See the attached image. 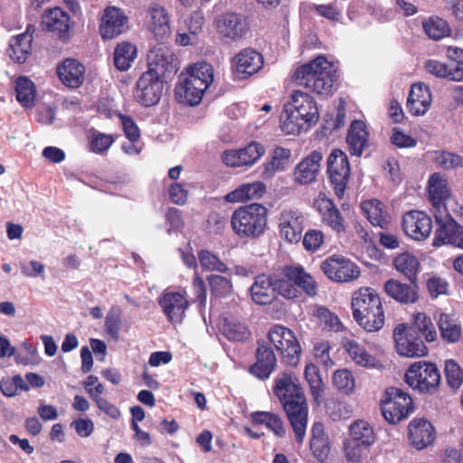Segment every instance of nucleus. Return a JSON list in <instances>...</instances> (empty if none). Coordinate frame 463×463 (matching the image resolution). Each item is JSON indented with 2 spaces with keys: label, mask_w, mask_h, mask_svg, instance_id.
Masks as SVG:
<instances>
[{
  "label": "nucleus",
  "mask_w": 463,
  "mask_h": 463,
  "mask_svg": "<svg viewBox=\"0 0 463 463\" xmlns=\"http://www.w3.org/2000/svg\"><path fill=\"white\" fill-rule=\"evenodd\" d=\"M273 392L287 415L296 441L302 444L306 436L308 407L298 380L291 373L284 372L275 379Z\"/></svg>",
  "instance_id": "obj_1"
},
{
  "label": "nucleus",
  "mask_w": 463,
  "mask_h": 463,
  "mask_svg": "<svg viewBox=\"0 0 463 463\" xmlns=\"http://www.w3.org/2000/svg\"><path fill=\"white\" fill-rule=\"evenodd\" d=\"M293 81L321 96L334 92V84L338 80L337 68L324 55H319L296 69Z\"/></svg>",
  "instance_id": "obj_2"
},
{
  "label": "nucleus",
  "mask_w": 463,
  "mask_h": 463,
  "mask_svg": "<svg viewBox=\"0 0 463 463\" xmlns=\"http://www.w3.org/2000/svg\"><path fill=\"white\" fill-rule=\"evenodd\" d=\"M354 321L366 332L381 330L385 322V314L380 295L370 287L355 290L351 301Z\"/></svg>",
  "instance_id": "obj_3"
},
{
  "label": "nucleus",
  "mask_w": 463,
  "mask_h": 463,
  "mask_svg": "<svg viewBox=\"0 0 463 463\" xmlns=\"http://www.w3.org/2000/svg\"><path fill=\"white\" fill-rule=\"evenodd\" d=\"M287 115L281 128L287 135H298L301 130H307L319 118L315 99L302 90H294L289 101L284 106Z\"/></svg>",
  "instance_id": "obj_4"
},
{
  "label": "nucleus",
  "mask_w": 463,
  "mask_h": 463,
  "mask_svg": "<svg viewBox=\"0 0 463 463\" xmlns=\"http://www.w3.org/2000/svg\"><path fill=\"white\" fill-rule=\"evenodd\" d=\"M231 227L241 240H258L268 230V209L258 203L240 206L231 216Z\"/></svg>",
  "instance_id": "obj_5"
},
{
  "label": "nucleus",
  "mask_w": 463,
  "mask_h": 463,
  "mask_svg": "<svg viewBox=\"0 0 463 463\" xmlns=\"http://www.w3.org/2000/svg\"><path fill=\"white\" fill-rule=\"evenodd\" d=\"M268 343L280 356L281 363L297 366L300 360L301 346L295 333L281 325H275L268 332Z\"/></svg>",
  "instance_id": "obj_6"
},
{
  "label": "nucleus",
  "mask_w": 463,
  "mask_h": 463,
  "mask_svg": "<svg viewBox=\"0 0 463 463\" xmlns=\"http://www.w3.org/2000/svg\"><path fill=\"white\" fill-rule=\"evenodd\" d=\"M382 414L386 421L397 424L414 411L412 398L398 387H388L381 401Z\"/></svg>",
  "instance_id": "obj_7"
},
{
  "label": "nucleus",
  "mask_w": 463,
  "mask_h": 463,
  "mask_svg": "<svg viewBox=\"0 0 463 463\" xmlns=\"http://www.w3.org/2000/svg\"><path fill=\"white\" fill-rule=\"evenodd\" d=\"M326 175L335 195L342 199L351 180L350 163L343 150L335 148L331 151L326 159Z\"/></svg>",
  "instance_id": "obj_8"
},
{
  "label": "nucleus",
  "mask_w": 463,
  "mask_h": 463,
  "mask_svg": "<svg viewBox=\"0 0 463 463\" xmlns=\"http://www.w3.org/2000/svg\"><path fill=\"white\" fill-rule=\"evenodd\" d=\"M411 388L422 393H433L439 386L440 373L433 363L420 361L412 364L404 375Z\"/></svg>",
  "instance_id": "obj_9"
},
{
  "label": "nucleus",
  "mask_w": 463,
  "mask_h": 463,
  "mask_svg": "<svg viewBox=\"0 0 463 463\" xmlns=\"http://www.w3.org/2000/svg\"><path fill=\"white\" fill-rule=\"evenodd\" d=\"M326 277L337 283H345L359 278L360 268L351 260L342 255H332L320 265Z\"/></svg>",
  "instance_id": "obj_10"
},
{
  "label": "nucleus",
  "mask_w": 463,
  "mask_h": 463,
  "mask_svg": "<svg viewBox=\"0 0 463 463\" xmlns=\"http://www.w3.org/2000/svg\"><path fill=\"white\" fill-rule=\"evenodd\" d=\"M178 59L167 47H158L150 51L148 54V65L146 72L156 76L164 81H167L178 71Z\"/></svg>",
  "instance_id": "obj_11"
},
{
  "label": "nucleus",
  "mask_w": 463,
  "mask_h": 463,
  "mask_svg": "<svg viewBox=\"0 0 463 463\" xmlns=\"http://www.w3.org/2000/svg\"><path fill=\"white\" fill-rule=\"evenodd\" d=\"M397 353L406 357H421L427 354L428 348L420 335L406 324H399L393 330Z\"/></svg>",
  "instance_id": "obj_12"
},
{
  "label": "nucleus",
  "mask_w": 463,
  "mask_h": 463,
  "mask_svg": "<svg viewBox=\"0 0 463 463\" xmlns=\"http://www.w3.org/2000/svg\"><path fill=\"white\" fill-rule=\"evenodd\" d=\"M217 33L230 41L236 42L246 36L250 22L246 15L236 12H225L214 21Z\"/></svg>",
  "instance_id": "obj_13"
},
{
  "label": "nucleus",
  "mask_w": 463,
  "mask_h": 463,
  "mask_svg": "<svg viewBox=\"0 0 463 463\" xmlns=\"http://www.w3.org/2000/svg\"><path fill=\"white\" fill-rule=\"evenodd\" d=\"M438 228L435 232L433 246L451 244L463 249V226L449 213H434Z\"/></svg>",
  "instance_id": "obj_14"
},
{
  "label": "nucleus",
  "mask_w": 463,
  "mask_h": 463,
  "mask_svg": "<svg viewBox=\"0 0 463 463\" xmlns=\"http://www.w3.org/2000/svg\"><path fill=\"white\" fill-rule=\"evenodd\" d=\"M306 218L298 209H284L278 217L279 235L289 243H298L302 239Z\"/></svg>",
  "instance_id": "obj_15"
},
{
  "label": "nucleus",
  "mask_w": 463,
  "mask_h": 463,
  "mask_svg": "<svg viewBox=\"0 0 463 463\" xmlns=\"http://www.w3.org/2000/svg\"><path fill=\"white\" fill-rule=\"evenodd\" d=\"M165 83L150 72H143L136 83L135 99L146 108L156 105L163 95Z\"/></svg>",
  "instance_id": "obj_16"
},
{
  "label": "nucleus",
  "mask_w": 463,
  "mask_h": 463,
  "mask_svg": "<svg viewBox=\"0 0 463 463\" xmlns=\"http://www.w3.org/2000/svg\"><path fill=\"white\" fill-rule=\"evenodd\" d=\"M264 64L263 56L252 48H244L231 60V71L237 80H246L260 71Z\"/></svg>",
  "instance_id": "obj_17"
},
{
  "label": "nucleus",
  "mask_w": 463,
  "mask_h": 463,
  "mask_svg": "<svg viewBox=\"0 0 463 463\" xmlns=\"http://www.w3.org/2000/svg\"><path fill=\"white\" fill-rule=\"evenodd\" d=\"M256 345L255 362L249 367V373L255 378L265 381L275 371L278 361L272 347L266 340L259 339Z\"/></svg>",
  "instance_id": "obj_18"
},
{
  "label": "nucleus",
  "mask_w": 463,
  "mask_h": 463,
  "mask_svg": "<svg viewBox=\"0 0 463 463\" xmlns=\"http://www.w3.org/2000/svg\"><path fill=\"white\" fill-rule=\"evenodd\" d=\"M314 207L319 213L322 222L335 232L342 235L347 232V223L331 198L325 194H319L314 202Z\"/></svg>",
  "instance_id": "obj_19"
},
{
  "label": "nucleus",
  "mask_w": 463,
  "mask_h": 463,
  "mask_svg": "<svg viewBox=\"0 0 463 463\" xmlns=\"http://www.w3.org/2000/svg\"><path fill=\"white\" fill-rule=\"evenodd\" d=\"M405 235L418 241L426 240L432 231V220L425 212L411 210L406 212L402 221Z\"/></svg>",
  "instance_id": "obj_20"
},
{
  "label": "nucleus",
  "mask_w": 463,
  "mask_h": 463,
  "mask_svg": "<svg viewBox=\"0 0 463 463\" xmlns=\"http://www.w3.org/2000/svg\"><path fill=\"white\" fill-rule=\"evenodd\" d=\"M265 147L257 141H250L240 149H228L222 152V161L230 167L250 166L264 155Z\"/></svg>",
  "instance_id": "obj_21"
},
{
  "label": "nucleus",
  "mask_w": 463,
  "mask_h": 463,
  "mask_svg": "<svg viewBox=\"0 0 463 463\" xmlns=\"http://www.w3.org/2000/svg\"><path fill=\"white\" fill-rule=\"evenodd\" d=\"M145 24L154 38L164 43L171 36L169 16L166 10L158 4H152L146 10Z\"/></svg>",
  "instance_id": "obj_22"
},
{
  "label": "nucleus",
  "mask_w": 463,
  "mask_h": 463,
  "mask_svg": "<svg viewBox=\"0 0 463 463\" xmlns=\"http://www.w3.org/2000/svg\"><path fill=\"white\" fill-rule=\"evenodd\" d=\"M128 17L118 7L108 6L104 9L99 22V34L104 40L120 35L127 28Z\"/></svg>",
  "instance_id": "obj_23"
},
{
  "label": "nucleus",
  "mask_w": 463,
  "mask_h": 463,
  "mask_svg": "<svg viewBox=\"0 0 463 463\" xmlns=\"http://www.w3.org/2000/svg\"><path fill=\"white\" fill-rule=\"evenodd\" d=\"M429 200L435 210V213L441 214L448 212L447 203L451 197V190L448 180L439 173L430 175L428 184Z\"/></svg>",
  "instance_id": "obj_24"
},
{
  "label": "nucleus",
  "mask_w": 463,
  "mask_h": 463,
  "mask_svg": "<svg viewBox=\"0 0 463 463\" xmlns=\"http://www.w3.org/2000/svg\"><path fill=\"white\" fill-rule=\"evenodd\" d=\"M43 24L46 31L52 33L61 42L70 39V15L60 7L45 11Z\"/></svg>",
  "instance_id": "obj_25"
},
{
  "label": "nucleus",
  "mask_w": 463,
  "mask_h": 463,
  "mask_svg": "<svg viewBox=\"0 0 463 463\" xmlns=\"http://www.w3.org/2000/svg\"><path fill=\"white\" fill-rule=\"evenodd\" d=\"M158 303L171 323L182 322L189 306L188 300L180 292H165Z\"/></svg>",
  "instance_id": "obj_26"
},
{
  "label": "nucleus",
  "mask_w": 463,
  "mask_h": 463,
  "mask_svg": "<svg viewBox=\"0 0 463 463\" xmlns=\"http://www.w3.org/2000/svg\"><path fill=\"white\" fill-rule=\"evenodd\" d=\"M432 102L431 91L429 86L422 82L411 85L407 99V109L412 116H423L430 109Z\"/></svg>",
  "instance_id": "obj_27"
},
{
  "label": "nucleus",
  "mask_w": 463,
  "mask_h": 463,
  "mask_svg": "<svg viewBox=\"0 0 463 463\" xmlns=\"http://www.w3.org/2000/svg\"><path fill=\"white\" fill-rule=\"evenodd\" d=\"M409 439L412 447L423 449L435 439V430L425 419H413L408 425Z\"/></svg>",
  "instance_id": "obj_28"
},
{
  "label": "nucleus",
  "mask_w": 463,
  "mask_h": 463,
  "mask_svg": "<svg viewBox=\"0 0 463 463\" xmlns=\"http://www.w3.org/2000/svg\"><path fill=\"white\" fill-rule=\"evenodd\" d=\"M281 275L288 279V281L298 288L300 293L305 292L310 297L317 295V284L313 277L306 272L300 265H287L282 268Z\"/></svg>",
  "instance_id": "obj_29"
},
{
  "label": "nucleus",
  "mask_w": 463,
  "mask_h": 463,
  "mask_svg": "<svg viewBox=\"0 0 463 463\" xmlns=\"http://www.w3.org/2000/svg\"><path fill=\"white\" fill-rule=\"evenodd\" d=\"M56 71L60 80L68 88L77 89L84 81L85 66L76 59H65L58 64Z\"/></svg>",
  "instance_id": "obj_30"
},
{
  "label": "nucleus",
  "mask_w": 463,
  "mask_h": 463,
  "mask_svg": "<svg viewBox=\"0 0 463 463\" xmlns=\"http://www.w3.org/2000/svg\"><path fill=\"white\" fill-rule=\"evenodd\" d=\"M322 159L323 155L320 151L311 152L295 167L294 180L300 184H308L314 182L319 173Z\"/></svg>",
  "instance_id": "obj_31"
},
{
  "label": "nucleus",
  "mask_w": 463,
  "mask_h": 463,
  "mask_svg": "<svg viewBox=\"0 0 463 463\" xmlns=\"http://www.w3.org/2000/svg\"><path fill=\"white\" fill-rule=\"evenodd\" d=\"M369 142V131L363 120L351 122L347 135L346 143L352 156H361Z\"/></svg>",
  "instance_id": "obj_32"
},
{
  "label": "nucleus",
  "mask_w": 463,
  "mask_h": 463,
  "mask_svg": "<svg viewBox=\"0 0 463 463\" xmlns=\"http://www.w3.org/2000/svg\"><path fill=\"white\" fill-rule=\"evenodd\" d=\"M251 299L258 305L270 304L277 298L274 279L265 274L258 275L250 288Z\"/></svg>",
  "instance_id": "obj_33"
},
{
  "label": "nucleus",
  "mask_w": 463,
  "mask_h": 463,
  "mask_svg": "<svg viewBox=\"0 0 463 463\" xmlns=\"http://www.w3.org/2000/svg\"><path fill=\"white\" fill-rule=\"evenodd\" d=\"M342 345L356 365L369 369L377 368L381 365L380 362L366 350L365 346L356 340L345 338L342 341Z\"/></svg>",
  "instance_id": "obj_34"
},
{
  "label": "nucleus",
  "mask_w": 463,
  "mask_h": 463,
  "mask_svg": "<svg viewBox=\"0 0 463 463\" xmlns=\"http://www.w3.org/2000/svg\"><path fill=\"white\" fill-rule=\"evenodd\" d=\"M309 449L314 458L319 462H325L328 458L331 442L321 422H315L312 426Z\"/></svg>",
  "instance_id": "obj_35"
},
{
  "label": "nucleus",
  "mask_w": 463,
  "mask_h": 463,
  "mask_svg": "<svg viewBox=\"0 0 463 463\" xmlns=\"http://www.w3.org/2000/svg\"><path fill=\"white\" fill-rule=\"evenodd\" d=\"M386 294L402 304H413L419 299L417 283L408 285L396 279H388L384 283Z\"/></svg>",
  "instance_id": "obj_36"
},
{
  "label": "nucleus",
  "mask_w": 463,
  "mask_h": 463,
  "mask_svg": "<svg viewBox=\"0 0 463 463\" xmlns=\"http://www.w3.org/2000/svg\"><path fill=\"white\" fill-rule=\"evenodd\" d=\"M361 210L369 222L375 227L386 229L390 223V215L384 204L378 199H370L361 203Z\"/></svg>",
  "instance_id": "obj_37"
},
{
  "label": "nucleus",
  "mask_w": 463,
  "mask_h": 463,
  "mask_svg": "<svg viewBox=\"0 0 463 463\" xmlns=\"http://www.w3.org/2000/svg\"><path fill=\"white\" fill-rule=\"evenodd\" d=\"M250 419L253 425H264L278 438H282L286 434V427L284 421L281 416L278 413L257 411L250 413Z\"/></svg>",
  "instance_id": "obj_38"
},
{
  "label": "nucleus",
  "mask_w": 463,
  "mask_h": 463,
  "mask_svg": "<svg viewBox=\"0 0 463 463\" xmlns=\"http://www.w3.org/2000/svg\"><path fill=\"white\" fill-rule=\"evenodd\" d=\"M33 34L27 32L13 36L9 42L8 55L17 63H24L32 52Z\"/></svg>",
  "instance_id": "obj_39"
},
{
  "label": "nucleus",
  "mask_w": 463,
  "mask_h": 463,
  "mask_svg": "<svg viewBox=\"0 0 463 463\" xmlns=\"http://www.w3.org/2000/svg\"><path fill=\"white\" fill-rule=\"evenodd\" d=\"M392 262L395 269L411 284L417 283L420 262L416 256L409 252H402L398 254Z\"/></svg>",
  "instance_id": "obj_40"
},
{
  "label": "nucleus",
  "mask_w": 463,
  "mask_h": 463,
  "mask_svg": "<svg viewBox=\"0 0 463 463\" xmlns=\"http://www.w3.org/2000/svg\"><path fill=\"white\" fill-rule=\"evenodd\" d=\"M291 152L289 149L277 146L274 148L269 159L262 164L263 171L261 176L263 179H269L274 176L278 171L284 170L289 164Z\"/></svg>",
  "instance_id": "obj_41"
},
{
  "label": "nucleus",
  "mask_w": 463,
  "mask_h": 463,
  "mask_svg": "<svg viewBox=\"0 0 463 463\" xmlns=\"http://www.w3.org/2000/svg\"><path fill=\"white\" fill-rule=\"evenodd\" d=\"M266 192V185L263 182L242 184L235 190L229 193L226 199L229 202H243L261 197Z\"/></svg>",
  "instance_id": "obj_42"
},
{
  "label": "nucleus",
  "mask_w": 463,
  "mask_h": 463,
  "mask_svg": "<svg viewBox=\"0 0 463 463\" xmlns=\"http://www.w3.org/2000/svg\"><path fill=\"white\" fill-rule=\"evenodd\" d=\"M137 47L128 42L118 43L114 51V65L120 71H128L137 58Z\"/></svg>",
  "instance_id": "obj_43"
},
{
  "label": "nucleus",
  "mask_w": 463,
  "mask_h": 463,
  "mask_svg": "<svg viewBox=\"0 0 463 463\" xmlns=\"http://www.w3.org/2000/svg\"><path fill=\"white\" fill-rule=\"evenodd\" d=\"M222 331L227 339L235 342H244L251 335L248 326L235 318H225Z\"/></svg>",
  "instance_id": "obj_44"
},
{
  "label": "nucleus",
  "mask_w": 463,
  "mask_h": 463,
  "mask_svg": "<svg viewBox=\"0 0 463 463\" xmlns=\"http://www.w3.org/2000/svg\"><path fill=\"white\" fill-rule=\"evenodd\" d=\"M422 27L425 33L432 40L439 41L451 33V29L448 22L439 16H430L422 22Z\"/></svg>",
  "instance_id": "obj_45"
},
{
  "label": "nucleus",
  "mask_w": 463,
  "mask_h": 463,
  "mask_svg": "<svg viewBox=\"0 0 463 463\" xmlns=\"http://www.w3.org/2000/svg\"><path fill=\"white\" fill-rule=\"evenodd\" d=\"M15 93L17 101L24 108L34 105L35 87L27 77L20 76L15 81Z\"/></svg>",
  "instance_id": "obj_46"
},
{
  "label": "nucleus",
  "mask_w": 463,
  "mask_h": 463,
  "mask_svg": "<svg viewBox=\"0 0 463 463\" xmlns=\"http://www.w3.org/2000/svg\"><path fill=\"white\" fill-rule=\"evenodd\" d=\"M409 328L421 337L424 336L427 342H433L437 339L436 327L430 317L424 313H417L413 317V323Z\"/></svg>",
  "instance_id": "obj_47"
},
{
  "label": "nucleus",
  "mask_w": 463,
  "mask_h": 463,
  "mask_svg": "<svg viewBox=\"0 0 463 463\" xmlns=\"http://www.w3.org/2000/svg\"><path fill=\"white\" fill-rule=\"evenodd\" d=\"M305 378L314 401L319 404L325 392V384L320 376L319 369L313 364H307L305 367Z\"/></svg>",
  "instance_id": "obj_48"
},
{
  "label": "nucleus",
  "mask_w": 463,
  "mask_h": 463,
  "mask_svg": "<svg viewBox=\"0 0 463 463\" xmlns=\"http://www.w3.org/2000/svg\"><path fill=\"white\" fill-rule=\"evenodd\" d=\"M440 335L448 343H457L461 338V327L448 314H440L438 321Z\"/></svg>",
  "instance_id": "obj_49"
},
{
  "label": "nucleus",
  "mask_w": 463,
  "mask_h": 463,
  "mask_svg": "<svg viewBox=\"0 0 463 463\" xmlns=\"http://www.w3.org/2000/svg\"><path fill=\"white\" fill-rule=\"evenodd\" d=\"M350 439L370 447L375 440V435L372 426L365 420H355L350 426Z\"/></svg>",
  "instance_id": "obj_50"
},
{
  "label": "nucleus",
  "mask_w": 463,
  "mask_h": 463,
  "mask_svg": "<svg viewBox=\"0 0 463 463\" xmlns=\"http://www.w3.org/2000/svg\"><path fill=\"white\" fill-rule=\"evenodd\" d=\"M175 95L179 103L195 106L198 105L202 98L196 90H194L192 85L186 84V81L180 78V81L175 85Z\"/></svg>",
  "instance_id": "obj_51"
},
{
  "label": "nucleus",
  "mask_w": 463,
  "mask_h": 463,
  "mask_svg": "<svg viewBox=\"0 0 463 463\" xmlns=\"http://www.w3.org/2000/svg\"><path fill=\"white\" fill-rule=\"evenodd\" d=\"M114 142L113 135L93 130L89 136V149L92 153L102 155L110 148Z\"/></svg>",
  "instance_id": "obj_52"
},
{
  "label": "nucleus",
  "mask_w": 463,
  "mask_h": 463,
  "mask_svg": "<svg viewBox=\"0 0 463 463\" xmlns=\"http://www.w3.org/2000/svg\"><path fill=\"white\" fill-rule=\"evenodd\" d=\"M121 317L120 307L113 306L109 308L105 318V331L115 341L119 339V332L122 326Z\"/></svg>",
  "instance_id": "obj_53"
},
{
  "label": "nucleus",
  "mask_w": 463,
  "mask_h": 463,
  "mask_svg": "<svg viewBox=\"0 0 463 463\" xmlns=\"http://www.w3.org/2000/svg\"><path fill=\"white\" fill-rule=\"evenodd\" d=\"M198 260L202 268L209 271H218L225 273L228 271L226 264L221 259L207 250H201L197 253Z\"/></svg>",
  "instance_id": "obj_54"
},
{
  "label": "nucleus",
  "mask_w": 463,
  "mask_h": 463,
  "mask_svg": "<svg viewBox=\"0 0 463 463\" xmlns=\"http://www.w3.org/2000/svg\"><path fill=\"white\" fill-rule=\"evenodd\" d=\"M434 162L444 170H452L463 166V158L456 153L439 150L434 154Z\"/></svg>",
  "instance_id": "obj_55"
},
{
  "label": "nucleus",
  "mask_w": 463,
  "mask_h": 463,
  "mask_svg": "<svg viewBox=\"0 0 463 463\" xmlns=\"http://www.w3.org/2000/svg\"><path fill=\"white\" fill-rule=\"evenodd\" d=\"M333 383L336 389L345 394H350L355 387V381L351 371L340 369L334 373Z\"/></svg>",
  "instance_id": "obj_56"
},
{
  "label": "nucleus",
  "mask_w": 463,
  "mask_h": 463,
  "mask_svg": "<svg viewBox=\"0 0 463 463\" xmlns=\"http://www.w3.org/2000/svg\"><path fill=\"white\" fill-rule=\"evenodd\" d=\"M444 373L449 387L458 390L463 383V370L458 364L449 359L445 362Z\"/></svg>",
  "instance_id": "obj_57"
},
{
  "label": "nucleus",
  "mask_w": 463,
  "mask_h": 463,
  "mask_svg": "<svg viewBox=\"0 0 463 463\" xmlns=\"http://www.w3.org/2000/svg\"><path fill=\"white\" fill-rule=\"evenodd\" d=\"M0 390L6 397L15 396L19 391H28L29 387L19 374L0 382Z\"/></svg>",
  "instance_id": "obj_58"
},
{
  "label": "nucleus",
  "mask_w": 463,
  "mask_h": 463,
  "mask_svg": "<svg viewBox=\"0 0 463 463\" xmlns=\"http://www.w3.org/2000/svg\"><path fill=\"white\" fill-rule=\"evenodd\" d=\"M302 238V244L309 252L317 251L325 242V234L320 230L309 229Z\"/></svg>",
  "instance_id": "obj_59"
},
{
  "label": "nucleus",
  "mask_w": 463,
  "mask_h": 463,
  "mask_svg": "<svg viewBox=\"0 0 463 463\" xmlns=\"http://www.w3.org/2000/svg\"><path fill=\"white\" fill-rule=\"evenodd\" d=\"M274 287H276L277 296L280 295L288 299L297 298L301 295L298 288L288 281V279L283 276L281 279H274Z\"/></svg>",
  "instance_id": "obj_60"
},
{
  "label": "nucleus",
  "mask_w": 463,
  "mask_h": 463,
  "mask_svg": "<svg viewBox=\"0 0 463 463\" xmlns=\"http://www.w3.org/2000/svg\"><path fill=\"white\" fill-rule=\"evenodd\" d=\"M369 447L362 445L352 439H348L344 443V449L347 461L356 463L359 462L363 457V453Z\"/></svg>",
  "instance_id": "obj_61"
},
{
  "label": "nucleus",
  "mask_w": 463,
  "mask_h": 463,
  "mask_svg": "<svg viewBox=\"0 0 463 463\" xmlns=\"http://www.w3.org/2000/svg\"><path fill=\"white\" fill-rule=\"evenodd\" d=\"M317 317L329 331L340 332L344 329V326L338 317L326 307L318 308Z\"/></svg>",
  "instance_id": "obj_62"
},
{
  "label": "nucleus",
  "mask_w": 463,
  "mask_h": 463,
  "mask_svg": "<svg viewBox=\"0 0 463 463\" xmlns=\"http://www.w3.org/2000/svg\"><path fill=\"white\" fill-rule=\"evenodd\" d=\"M211 291L216 296H224L232 289V282L221 275H211L208 277Z\"/></svg>",
  "instance_id": "obj_63"
},
{
  "label": "nucleus",
  "mask_w": 463,
  "mask_h": 463,
  "mask_svg": "<svg viewBox=\"0 0 463 463\" xmlns=\"http://www.w3.org/2000/svg\"><path fill=\"white\" fill-rule=\"evenodd\" d=\"M195 76H199L200 80H203L204 83L209 87L213 81V68L212 64L206 61L196 62L187 68Z\"/></svg>",
  "instance_id": "obj_64"
}]
</instances>
